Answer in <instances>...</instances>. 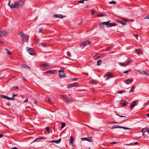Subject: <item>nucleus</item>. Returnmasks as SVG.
Segmentation results:
<instances>
[{
	"instance_id": "obj_34",
	"label": "nucleus",
	"mask_w": 149,
	"mask_h": 149,
	"mask_svg": "<svg viewBox=\"0 0 149 149\" xmlns=\"http://www.w3.org/2000/svg\"><path fill=\"white\" fill-rule=\"evenodd\" d=\"M87 141L90 142H92V140L91 137L87 138Z\"/></svg>"
},
{
	"instance_id": "obj_63",
	"label": "nucleus",
	"mask_w": 149,
	"mask_h": 149,
	"mask_svg": "<svg viewBox=\"0 0 149 149\" xmlns=\"http://www.w3.org/2000/svg\"><path fill=\"white\" fill-rule=\"evenodd\" d=\"M111 50V48L110 47H108L107 48V50Z\"/></svg>"
},
{
	"instance_id": "obj_58",
	"label": "nucleus",
	"mask_w": 149,
	"mask_h": 149,
	"mask_svg": "<svg viewBox=\"0 0 149 149\" xmlns=\"http://www.w3.org/2000/svg\"><path fill=\"white\" fill-rule=\"evenodd\" d=\"M112 144H116L117 143V142L116 141H113L111 143Z\"/></svg>"
},
{
	"instance_id": "obj_55",
	"label": "nucleus",
	"mask_w": 149,
	"mask_h": 149,
	"mask_svg": "<svg viewBox=\"0 0 149 149\" xmlns=\"http://www.w3.org/2000/svg\"><path fill=\"white\" fill-rule=\"evenodd\" d=\"M129 20L130 21V22H133L134 21V19H129Z\"/></svg>"
},
{
	"instance_id": "obj_59",
	"label": "nucleus",
	"mask_w": 149,
	"mask_h": 149,
	"mask_svg": "<svg viewBox=\"0 0 149 149\" xmlns=\"http://www.w3.org/2000/svg\"><path fill=\"white\" fill-rule=\"evenodd\" d=\"M8 5L9 6H10H10H11V5H10V1H9L8 4Z\"/></svg>"
},
{
	"instance_id": "obj_51",
	"label": "nucleus",
	"mask_w": 149,
	"mask_h": 149,
	"mask_svg": "<svg viewBox=\"0 0 149 149\" xmlns=\"http://www.w3.org/2000/svg\"><path fill=\"white\" fill-rule=\"evenodd\" d=\"M78 79L77 78H72V79L74 81H76Z\"/></svg>"
},
{
	"instance_id": "obj_37",
	"label": "nucleus",
	"mask_w": 149,
	"mask_h": 149,
	"mask_svg": "<svg viewBox=\"0 0 149 149\" xmlns=\"http://www.w3.org/2000/svg\"><path fill=\"white\" fill-rule=\"evenodd\" d=\"M134 87H132V88H131V90L130 91L129 93H132V92H133L134 91Z\"/></svg>"
},
{
	"instance_id": "obj_48",
	"label": "nucleus",
	"mask_w": 149,
	"mask_h": 149,
	"mask_svg": "<svg viewBox=\"0 0 149 149\" xmlns=\"http://www.w3.org/2000/svg\"><path fill=\"white\" fill-rule=\"evenodd\" d=\"M91 11H92L91 15H92L95 13V11L92 10Z\"/></svg>"
},
{
	"instance_id": "obj_27",
	"label": "nucleus",
	"mask_w": 149,
	"mask_h": 149,
	"mask_svg": "<svg viewBox=\"0 0 149 149\" xmlns=\"http://www.w3.org/2000/svg\"><path fill=\"white\" fill-rule=\"evenodd\" d=\"M100 57V56H98L97 54H96L93 57V59L94 60H95L98 58Z\"/></svg>"
},
{
	"instance_id": "obj_46",
	"label": "nucleus",
	"mask_w": 149,
	"mask_h": 149,
	"mask_svg": "<svg viewBox=\"0 0 149 149\" xmlns=\"http://www.w3.org/2000/svg\"><path fill=\"white\" fill-rule=\"evenodd\" d=\"M104 16V15L102 14H99L97 15V16L99 17H102Z\"/></svg>"
},
{
	"instance_id": "obj_36",
	"label": "nucleus",
	"mask_w": 149,
	"mask_h": 149,
	"mask_svg": "<svg viewBox=\"0 0 149 149\" xmlns=\"http://www.w3.org/2000/svg\"><path fill=\"white\" fill-rule=\"evenodd\" d=\"M66 123H63L62 124V125L61 127V128H63L66 126Z\"/></svg>"
},
{
	"instance_id": "obj_26",
	"label": "nucleus",
	"mask_w": 149,
	"mask_h": 149,
	"mask_svg": "<svg viewBox=\"0 0 149 149\" xmlns=\"http://www.w3.org/2000/svg\"><path fill=\"white\" fill-rule=\"evenodd\" d=\"M56 71L55 70H52L50 71H48L45 72V73H54V72Z\"/></svg>"
},
{
	"instance_id": "obj_18",
	"label": "nucleus",
	"mask_w": 149,
	"mask_h": 149,
	"mask_svg": "<svg viewBox=\"0 0 149 149\" xmlns=\"http://www.w3.org/2000/svg\"><path fill=\"white\" fill-rule=\"evenodd\" d=\"M117 25V24H114L113 23H109L108 25V27H112L113 26H116Z\"/></svg>"
},
{
	"instance_id": "obj_22",
	"label": "nucleus",
	"mask_w": 149,
	"mask_h": 149,
	"mask_svg": "<svg viewBox=\"0 0 149 149\" xmlns=\"http://www.w3.org/2000/svg\"><path fill=\"white\" fill-rule=\"evenodd\" d=\"M135 51L138 54H141L143 52L140 49H136Z\"/></svg>"
},
{
	"instance_id": "obj_8",
	"label": "nucleus",
	"mask_w": 149,
	"mask_h": 149,
	"mask_svg": "<svg viewBox=\"0 0 149 149\" xmlns=\"http://www.w3.org/2000/svg\"><path fill=\"white\" fill-rule=\"evenodd\" d=\"M131 60L132 59H128L124 63H120L119 65H121L122 66H124L125 65H127L131 61Z\"/></svg>"
},
{
	"instance_id": "obj_33",
	"label": "nucleus",
	"mask_w": 149,
	"mask_h": 149,
	"mask_svg": "<svg viewBox=\"0 0 149 149\" xmlns=\"http://www.w3.org/2000/svg\"><path fill=\"white\" fill-rule=\"evenodd\" d=\"M109 21H107L106 22H102V23L104 25H107L108 26V25L109 23Z\"/></svg>"
},
{
	"instance_id": "obj_42",
	"label": "nucleus",
	"mask_w": 149,
	"mask_h": 149,
	"mask_svg": "<svg viewBox=\"0 0 149 149\" xmlns=\"http://www.w3.org/2000/svg\"><path fill=\"white\" fill-rule=\"evenodd\" d=\"M15 100V99L14 97H9V98H8V100Z\"/></svg>"
},
{
	"instance_id": "obj_20",
	"label": "nucleus",
	"mask_w": 149,
	"mask_h": 149,
	"mask_svg": "<svg viewBox=\"0 0 149 149\" xmlns=\"http://www.w3.org/2000/svg\"><path fill=\"white\" fill-rule=\"evenodd\" d=\"M136 103H135V101H134L130 105V108L131 109H132L135 106Z\"/></svg>"
},
{
	"instance_id": "obj_52",
	"label": "nucleus",
	"mask_w": 149,
	"mask_h": 149,
	"mask_svg": "<svg viewBox=\"0 0 149 149\" xmlns=\"http://www.w3.org/2000/svg\"><path fill=\"white\" fill-rule=\"evenodd\" d=\"M28 98H27L26 99V100H24V102L25 103H26V102H28Z\"/></svg>"
},
{
	"instance_id": "obj_30",
	"label": "nucleus",
	"mask_w": 149,
	"mask_h": 149,
	"mask_svg": "<svg viewBox=\"0 0 149 149\" xmlns=\"http://www.w3.org/2000/svg\"><path fill=\"white\" fill-rule=\"evenodd\" d=\"M47 102L49 103L50 104H52L53 102H52L51 99L50 98H49L48 99Z\"/></svg>"
},
{
	"instance_id": "obj_6",
	"label": "nucleus",
	"mask_w": 149,
	"mask_h": 149,
	"mask_svg": "<svg viewBox=\"0 0 149 149\" xmlns=\"http://www.w3.org/2000/svg\"><path fill=\"white\" fill-rule=\"evenodd\" d=\"M91 43V42L89 40L85 41L83 42L80 45L81 47H84L86 46L90 45Z\"/></svg>"
},
{
	"instance_id": "obj_35",
	"label": "nucleus",
	"mask_w": 149,
	"mask_h": 149,
	"mask_svg": "<svg viewBox=\"0 0 149 149\" xmlns=\"http://www.w3.org/2000/svg\"><path fill=\"white\" fill-rule=\"evenodd\" d=\"M125 91H118L117 92V93H118L121 94L122 93H124L125 92Z\"/></svg>"
},
{
	"instance_id": "obj_25",
	"label": "nucleus",
	"mask_w": 149,
	"mask_h": 149,
	"mask_svg": "<svg viewBox=\"0 0 149 149\" xmlns=\"http://www.w3.org/2000/svg\"><path fill=\"white\" fill-rule=\"evenodd\" d=\"M1 97L3 99H7V100H8L9 97L6 95H1Z\"/></svg>"
},
{
	"instance_id": "obj_21",
	"label": "nucleus",
	"mask_w": 149,
	"mask_h": 149,
	"mask_svg": "<svg viewBox=\"0 0 149 149\" xmlns=\"http://www.w3.org/2000/svg\"><path fill=\"white\" fill-rule=\"evenodd\" d=\"M44 138V137H38L33 142H38L39 141L38 140L39 139H43Z\"/></svg>"
},
{
	"instance_id": "obj_53",
	"label": "nucleus",
	"mask_w": 149,
	"mask_h": 149,
	"mask_svg": "<svg viewBox=\"0 0 149 149\" xmlns=\"http://www.w3.org/2000/svg\"><path fill=\"white\" fill-rule=\"evenodd\" d=\"M43 29V27L40 28L39 29V30L41 32L42 31V30Z\"/></svg>"
},
{
	"instance_id": "obj_1",
	"label": "nucleus",
	"mask_w": 149,
	"mask_h": 149,
	"mask_svg": "<svg viewBox=\"0 0 149 149\" xmlns=\"http://www.w3.org/2000/svg\"><path fill=\"white\" fill-rule=\"evenodd\" d=\"M24 2L22 0H19L15 2L14 4H11V8H14L19 9L24 4Z\"/></svg>"
},
{
	"instance_id": "obj_11",
	"label": "nucleus",
	"mask_w": 149,
	"mask_h": 149,
	"mask_svg": "<svg viewBox=\"0 0 149 149\" xmlns=\"http://www.w3.org/2000/svg\"><path fill=\"white\" fill-rule=\"evenodd\" d=\"M40 66L44 68H45V67H46L47 68H49L50 67V65L49 64H42L40 65Z\"/></svg>"
},
{
	"instance_id": "obj_13",
	"label": "nucleus",
	"mask_w": 149,
	"mask_h": 149,
	"mask_svg": "<svg viewBox=\"0 0 149 149\" xmlns=\"http://www.w3.org/2000/svg\"><path fill=\"white\" fill-rule=\"evenodd\" d=\"M112 77V75L111 74H110L109 73H107V74L104 76V77L105 78L106 77V79H108L110 78L111 77Z\"/></svg>"
},
{
	"instance_id": "obj_64",
	"label": "nucleus",
	"mask_w": 149,
	"mask_h": 149,
	"mask_svg": "<svg viewBox=\"0 0 149 149\" xmlns=\"http://www.w3.org/2000/svg\"><path fill=\"white\" fill-rule=\"evenodd\" d=\"M13 97H15V96H16V95H15V94H13Z\"/></svg>"
},
{
	"instance_id": "obj_39",
	"label": "nucleus",
	"mask_w": 149,
	"mask_h": 149,
	"mask_svg": "<svg viewBox=\"0 0 149 149\" xmlns=\"http://www.w3.org/2000/svg\"><path fill=\"white\" fill-rule=\"evenodd\" d=\"M40 46L43 47H45L46 46V45L43 44H41L40 45Z\"/></svg>"
},
{
	"instance_id": "obj_15",
	"label": "nucleus",
	"mask_w": 149,
	"mask_h": 149,
	"mask_svg": "<svg viewBox=\"0 0 149 149\" xmlns=\"http://www.w3.org/2000/svg\"><path fill=\"white\" fill-rule=\"evenodd\" d=\"M127 103V102L125 101L124 100H122L120 102V104L122 105L123 106H125Z\"/></svg>"
},
{
	"instance_id": "obj_44",
	"label": "nucleus",
	"mask_w": 149,
	"mask_h": 149,
	"mask_svg": "<svg viewBox=\"0 0 149 149\" xmlns=\"http://www.w3.org/2000/svg\"><path fill=\"white\" fill-rule=\"evenodd\" d=\"M78 3H84V1L83 0H81L78 1Z\"/></svg>"
},
{
	"instance_id": "obj_38",
	"label": "nucleus",
	"mask_w": 149,
	"mask_h": 149,
	"mask_svg": "<svg viewBox=\"0 0 149 149\" xmlns=\"http://www.w3.org/2000/svg\"><path fill=\"white\" fill-rule=\"evenodd\" d=\"M87 138L86 137L85 138H81V140L83 141H87Z\"/></svg>"
},
{
	"instance_id": "obj_50",
	"label": "nucleus",
	"mask_w": 149,
	"mask_h": 149,
	"mask_svg": "<svg viewBox=\"0 0 149 149\" xmlns=\"http://www.w3.org/2000/svg\"><path fill=\"white\" fill-rule=\"evenodd\" d=\"M149 19V15L147 16L146 17L144 18V19Z\"/></svg>"
},
{
	"instance_id": "obj_47",
	"label": "nucleus",
	"mask_w": 149,
	"mask_h": 149,
	"mask_svg": "<svg viewBox=\"0 0 149 149\" xmlns=\"http://www.w3.org/2000/svg\"><path fill=\"white\" fill-rule=\"evenodd\" d=\"M7 53L8 55H10L11 54V52L9 51V50L7 51Z\"/></svg>"
},
{
	"instance_id": "obj_49",
	"label": "nucleus",
	"mask_w": 149,
	"mask_h": 149,
	"mask_svg": "<svg viewBox=\"0 0 149 149\" xmlns=\"http://www.w3.org/2000/svg\"><path fill=\"white\" fill-rule=\"evenodd\" d=\"M67 54L68 56H71V54L70 52H68L67 53Z\"/></svg>"
},
{
	"instance_id": "obj_5",
	"label": "nucleus",
	"mask_w": 149,
	"mask_h": 149,
	"mask_svg": "<svg viewBox=\"0 0 149 149\" xmlns=\"http://www.w3.org/2000/svg\"><path fill=\"white\" fill-rule=\"evenodd\" d=\"M59 77L62 78L65 77L66 76L63 70H60L58 71Z\"/></svg>"
},
{
	"instance_id": "obj_12",
	"label": "nucleus",
	"mask_w": 149,
	"mask_h": 149,
	"mask_svg": "<svg viewBox=\"0 0 149 149\" xmlns=\"http://www.w3.org/2000/svg\"><path fill=\"white\" fill-rule=\"evenodd\" d=\"M7 33L6 31H0V37H2L5 36Z\"/></svg>"
},
{
	"instance_id": "obj_24",
	"label": "nucleus",
	"mask_w": 149,
	"mask_h": 149,
	"mask_svg": "<svg viewBox=\"0 0 149 149\" xmlns=\"http://www.w3.org/2000/svg\"><path fill=\"white\" fill-rule=\"evenodd\" d=\"M147 129H148L147 127L143 128L141 130V132L145 133L147 132Z\"/></svg>"
},
{
	"instance_id": "obj_32",
	"label": "nucleus",
	"mask_w": 149,
	"mask_h": 149,
	"mask_svg": "<svg viewBox=\"0 0 149 149\" xmlns=\"http://www.w3.org/2000/svg\"><path fill=\"white\" fill-rule=\"evenodd\" d=\"M109 3L111 4H116V2L114 1H112L109 2Z\"/></svg>"
},
{
	"instance_id": "obj_57",
	"label": "nucleus",
	"mask_w": 149,
	"mask_h": 149,
	"mask_svg": "<svg viewBox=\"0 0 149 149\" xmlns=\"http://www.w3.org/2000/svg\"><path fill=\"white\" fill-rule=\"evenodd\" d=\"M15 88L14 89V90H15L16 89H17L18 88V87L17 86H15Z\"/></svg>"
},
{
	"instance_id": "obj_23",
	"label": "nucleus",
	"mask_w": 149,
	"mask_h": 149,
	"mask_svg": "<svg viewBox=\"0 0 149 149\" xmlns=\"http://www.w3.org/2000/svg\"><path fill=\"white\" fill-rule=\"evenodd\" d=\"M74 141V139L72 136H71L70 139V143L72 145L73 142Z\"/></svg>"
},
{
	"instance_id": "obj_62",
	"label": "nucleus",
	"mask_w": 149,
	"mask_h": 149,
	"mask_svg": "<svg viewBox=\"0 0 149 149\" xmlns=\"http://www.w3.org/2000/svg\"><path fill=\"white\" fill-rule=\"evenodd\" d=\"M0 43L2 44L3 43V41L0 40Z\"/></svg>"
},
{
	"instance_id": "obj_19",
	"label": "nucleus",
	"mask_w": 149,
	"mask_h": 149,
	"mask_svg": "<svg viewBox=\"0 0 149 149\" xmlns=\"http://www.w3.org/2000/svg\"><path fill=\"white\" fill-rule=\"evenodd\" d=\"M21 67L23 68H29L30 70V68L25 64H23L21 65Z\"/></svg>"
},
{
	"instance_id": "obj_43",
	"label": "nucleus",
	"mask_w": 149,
	"mask_h": 149,
	"mask_svg": "<svg viewBox=\"0 0 149 149\" xmlns=\"http://www.w3.org/2000/svg\"><path fill=\"white\" fill-rule=\"evenodd\" d=\"M127 70V71H124L123 72V73H127L128 72H129L130 70Z\"/></svg>"
},
{
	"instance_id": "obj_16",
	"label": "nucleus",
	"mask_w": 149,
	"mask_h": 149,
	"mask_svg": "<svg viewBox=\"0 0 149 149\" xmlns=\"http://www.w3.org/2000/svg\"><path fill=\"white\" fill-rule=\"evenodd\" d=\"M132 79H127L125 81V82L126 84H130L131 82H132Z\"/></svg>"
},
{
	"instance_id": "obj_2",
	"label": "nucleus",
	"mask_w": 149,
	"mask_h": 149,
	"mask_svg": "<svg viewBox=\"0 0 149 149\" xmlns=\"http://www.w3.org/2000/svg\"><path fill=\"white\" fill-rule=\"evenodd\" d=\"M18 35L20 39L23 41H28L29 39V36L22 32H19L18 33Z\"/></svg>"
},
{
	"instance_id": "obj_40",
	"label": "nucleus",
	"mask_w": 149,
	"mask_h": 149,
	"mask_svg": "<svg viewBox=\"0 0 149 149\" xmlns=\"http://www.w3.org/2000/svg\"><path fill=\"white\" fill-rule=\"evenodd\" d=\"M46 131L48 132H50V131H49V127H46Z\"/></svg>"
},
{
	"instance_id": "obj_54",
	"label": "nucleus",
	"mask_w": 149,
	"mask_h": 149,
	"mask_svg": "<svg viewBox=\"0 0 149 149\" xmlns=\"http://www.w3.org/2000/svg\"><path fill=\"white\" fill-rule=\"evenodd\" d=\"M134 36H135V37H136V38L137 39H138V36L137 35H134Z\"/></svg>"
},
{
	"instance_id": "obj_7",
	"label": "nucleus",
	"mask_w": 149,
	"mask_h": 149,
	"mask_svg": "<svg viewBox=\"0 0 149 149\" xmlns=\"http://www.w3.org/2000/svg\"><path fill=\"white\" fill-rule=\"evenodd\" d=\"M61 97L65 101L68 102H73V101L72 100H71L70 98L69 97H67L65 95H61Z\"/></svg>"
},
{
	"instance_id": "obj_28",
	"label": "nucleus",
	"mask_w": 149,
	"mask_h": 149,
	"mask_svg": "<svg viewBox=\"0 0 149 149\" xmlns=\"http://www.w3.org/2000/svg\"><path fill=\"white\" fill-rule=\"evenodd\" d=\"M140 73L142 74H144L146 76H148L149 75V74L148 73L144 71H142L141 72H140Z\"/></svg>"
},
{
	"instance_id": "obj_41",
	"label": "nucleus",
	"mask_w": 149,
	"mask_h": 149,
	"mask_svg": "<svg viewBox=\"0 0 149 149\" xmlns=\"http://www.w3.org/2000/svg\"><path fill=\"white\" fill-rule=\"evenodd\" d=\"M124 21L127 22H130V21L129 20V19H123Z\"/></svg>"
},
{
	"instance_id": "obj_3",
	"label": "nucleus",
	"mask_w": 149,
	"mask_h": 149,
	"mask_svg": "<svg viewBox=\"0 0 149 149\" xmlns=\"http://www.w3.org/2000/svg\"><path fill=\"white\" fill-rule=\"evenodd\" d=\"M112 128L113 129H116V128H122L124 130H131V129L129 128L126 127H123L120 126L119 125H116L113 126L112 127Z\"/></svg>"
},
{
	"instance_id": "obj_17",
	"label": "nucleus",
	"mask_w": 149,
	"mask_h": 149,
	"mask_svg": "<svg viewBox=\"0 0 149 149\" xmlns=\"http://www.w3.org/2000/svg\"><path fill=\"white\" fill-rule=\"evenodd\" d=\"M116 21L117 22L122 24L123 26L127 24L126 23L124 22L119 20H117Z\"/></svg>"
},
{
	"instance_id": "obj_56",
	"label": "nucleus",
	"mask_w": 149,
	"mask_h": 149,
	"mask_svg": "<svg viewBox=\"0 0 149 149\" xmlns=\"http://www.w3.org/2000/svg\"><path fill=\"white\" fill-rule=\"evenodd\" d=\"M116 115H117V116H120L121 117H125V116H120L119 115H118V114H116Z\"/></svg>"
},
{
	"instance_id": "obj_31",
	"label": "nucleus",
	"mask_w": 149,
	"mask_h": 149,
	"mask_svg": "<svg viewBox=\"0 0 149 149\" xmlns=\"http://www.w3.org/2000/svg\"><path fill=\"white\" fill-rule=\"evenodd\" d=\"M99 26L100 28L102 29L104 27V24L103 23H102V22H101L100 23L99 25Z\"/></svg>"
},
{
	"instance_id": "obj_61",
	"label": "nucleus",
	"mask_w": 149,
	"mask_h": 149,
	"mask_svg": "<svg viewBox=\"0 0 149 149\" xmlns=\"http://www.w3.org/2000/svg\"><path fill=\"white\" fill-rule=\"evenodd\" d=\"M3 136V135L2 134H0V138L2 137Z\"/></svg>"
},
{
	"instance_id": "obj_60",
	"label": "nucleus",
	"mask_w": 149,
	"mask_h": 149,
	"mask_svg": "<svg viewBox=\"0 0 149 149\" xmlns=\"http://www.w3.org/2000/svg\"><path fill=\"white\" fill-rule=\"evenodd\" d=\"M13 149H18V148H17L16 147H14L13 148Z\"/></svg>"
},
{
	"instance_id": "obj_10",
	"label": "nucleus",
	"mask_w": 149,
	"mask_h": 149,
	"mask_svg": "<svg viewBox=\"0 0 149 149\" xmlns=\"http://www.w3.org/2000/svg\"><path fill=\"white\" fill-rule=\"evenodd\" d=\"M61 141V139L60 138L58 140H52V141H49V142L51 143H55L56 144H58Z\"/></svg>"
},
{
	"instance_id": "obj_29",
	"label": "nucleus",
	"mask_w": 149,
	"mask_h": 149,
	"mask_svg": "<svg viewBox=\"0 0 149 149\" xmlns=\"http://www.w3.org/2000/svg\"><path fill=\"white\" fill-rule=\"evenodd\" d=\"M101 64V60H99L97 61V66H100Z\"/></svg>"
},
{
	"instance_id": "obj_4",
	"label": "nucleus",
	"mask_w": 149,
	"mask_h": 149,
	"mask_svg": "<svg viewBox=\"0 0 149 149\" xmlns=\"http://www.w3.org/2000/svg\"><path fill=\"white\" fill-rule=\"evenodd\" d=\"M27 51L32 55H35V52L34 50L32 48H29L27 47L26 48Z\"/></svg>"
},
{
	"instance_id": "obj_45",
	"label": "nucleus",
	"mask_w": 149,
	"mask_h": 149,
	"mask_svg": "<svg viewBox=\"0 0 149 149\" xmlns=\"http://www.w3.org/2000/svg\"><path fill=\"white\" fill-rule=\"evenodd\" d=\"M89 82L90 83L95 84V82L93 81H90Z\"/></svg>"
},
{
	"instance_id": "obj_14",
	"label": "nucleus",
	"mask_w": 149,
	"mask_h": 149,
	"mask_svg": "<svg viewBox=\"0 0 149 149\" xmlns=\"http://www.w3.org/2000/svg\"><path fill=\"white\" fill-rule=\"evenodd\" d=\"M53 17H58L61 18H63L62 15L61 14H55L53 15Z\"/></svg>"
},
{
	"instance_id": "obj_9",
	"label": "nucleus",
	"mask_w": 149,
	"mask_h": 149,
	"mask_svg": "<svg viewBox=\"0 0 149 149\" xmlns=\"http://www.w3.org/2000/svg\"><path fill=\"white\" fill-rule=\"evenodd\" d=\"M78 85V83L75 82L68 85L67 88H70L74 87Z\"/></svg>"
}]
</instances>
